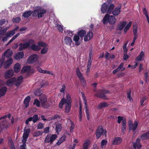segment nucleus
Returning <instances> with one entry per match:
<instances>
[{"instance_id": "f257e3e1", "label": "nucleus", "mask_w": 149, "mask_h": 149, "mask_svg": "<svg viewBox=\"0 0 149 149\" xmlns=\"http://www.w3.org/2000/svg\"><path fill=\"white\" fill-rule=\"evenodd\" d=\"M114 6L113 4L110 5L105 3H103L101 6V11L103 13H107L108 14H110L114 7Z\"/></svg>"}, {"instance_id": "f03ea898", "label": "nucleus", "mask_w": 149, "mask_h": 149, "mask_svg": "<svg viewBox=\"0 0 149 149\" xmlns=\"http://www.w3.org/2000/svg\"><path fill=\"white\" fill-rule=\"evenodd\" d=\"M11 119L12 117L10 114L3 116L0 118V127L2 131L7 129L8 126L7 125V122L6 118L7 117Z\"/></svg>"}, {"instance_id": "7ed1b4c3", "label": "nucleus", "mask_w": 149, "mask_h": 149, "mask_svg": "<svg viewBox=\"0 0 149 149\" xmlns=\"http://www.w3.org/2000/svg\"><path fill=\"white\" fill-rule=\"evenodd\" d=\"M46 10L41 7H37L32 12V16H38V18L42 17L46 13Z\"/></svg>"}, {"instance_id": "20e7f679", "label": "nucleus", "mask_w": 149, "mask_h": 149, "mask_svg": "<svg viewBox=\"0 0 149 149\" xmlns=\"http://www.w3.org/2000/svg\"><path fill=\"white\" fill-rule=\"evenodd\" d=\"M103 22L104 24H106L108 22L110 24H113L116 23V19L114 16H109L108 14H107L104 17Z\"/></svg>"}, {"instance_id": "39448f33", "label": "nucleus", "mask_w": 149, "mask_h": 149, "mask_svg": "<svg viewBox=\"0 0 149 149\" xmlns=\"http://www.w3.org/2000/svg\"><path fill=\"white\" fill-rule=\"evenodd\" d=\"M13 54V52L12 50L9 49L6 50L3 54L2 56L0 59V68L2 66L5 61L4 56L7 58H9Z\"/></svg>"}, {"instance_id": "423d86ee", "label": "nucleus", "mask_w": 149, "mask_h": 149, "mask_svg": "<svg viewBox=\"0 0 149 149\" xmlns=\"http://www.w3.org/2000/svg\"><path fill=\"white\" fill-rule=\"evenodd\" d=\"M72 99L70 94L68 93H66V99L63 98L61 100L59 104L60 107L62 108L63 105L65 103H71Z\"/></svg>"}, {"instance_id": "0eeeda50", "label": "nucleus", "mask_w": 149, "mask_h": 149, "mask_svg": "<svg viewBox=\"0 0 149 149\" xmlns=\"http://www.w3.org/2000/svg\"><path fill=\"white\" fill-rule=\"evenodd\" d=\"M57 136L56 134H48L44 140L45 142V143H49L51 144L57 138Z\"/></svg>"}, {"instance_id": "6e6552de", "label": "nucleus", "mask_w": 149, "mask_h": 149, "mask_svg": "<svg viewBox=\"0 0 149 149\" xmlns=\"http://www.w3.org/2000/svg\"><path fill=\"white\" fill-rule=\"evenodd\" d=\"M76 74L79 78L82 85L84 87L86 85V81L78 68H77L76 70Z\"/></svg>"}, {"instance_id": "1a4fd4ad", "label": "nucleus", "mask_w": 149, "mask_h": 149, "mask_svg": "<svg viewBox=\"0 0 149 149\" xmlns=\"http://www.w3.org/2000/svg\"><path fill=\"white\" fill-rule=\"evenodd\" d=\"M107 132L105 130H104L101 126L99 127L97 130L96 136L97 138H99L102 135L106 136Z\"/></svg>"}, {"instance_id": "9d476101", "label": "nucleus", "mask_w": 149, "mask_h": 149, "mask_svg": "<svg viewBox=\"0 0 149 149\" xmlns=\"http://www.w3.org/2000/svg\"><path fill=\"white\" fill-rule=\"evenodd\" d=\"M38 56L36 54H33L30 56L27 60V62L29 64L32 63L36 61L38 59Z\"/></svg>"}, {"instance_id": "9b49d317", "label": "nucleus", "mask_w": 149, "mask_h": 149, "mask_svg": "<svg viewBox=\"0 0 149 149\" xmlns=\"http://www.w3.org/2000/svg\"><path fill=\"white\" fill-rule=\"evenodd\" d=\"M24 132L23 135L22 142H24V143L26 142L27 139L29 137V133L30 132V129L29 128L26 129L25 127L24 129Z\"/></svg>"}, {"instance_id": "f8f14e48", "label": "nucleus", "mask_w": 149, "mask_h": 149, "mask_svg": "<svg viewBox=\"0 0 149 149\" xmlns=\"http://www.w3.org/2000/svg\"><path fill=\"white\" fill-rule=\"evenodd\" d=\"M129 128L130 130H132L133 131H134L137 128L138 125V123L135 121L134 124L132 122L131 120H129L128 121Z\"/></svg>"}, {"instance_id": "ddd939ff", "label": "nucleus", "mask_w": 149, "mask_h": 149, "mask_svg": "<svg viewBox=\"0 0 149 149\" xmlns=\"http://www.w3.org/2000/svg\"><path fill=\"white\" fill-rule=\"evenodd\" d=\"M30 45H31V49L35 51L39 50L41 49L40 47L38 45L35 44V41L33 40H30Z\"/></svg>"}, {"instance_id": "4468645a", "label": "nucleus", "mask_w": 149, "mask_h": 149, "mask_svg": "<svg viewBox=\"0 0 149 149\" xmlns=\"http://www.w3.org/2000/svg\"><path fill=\"white\" fill-rule=\"evenodd\" d=\"M14 84L17 87H19L22 82L23 78L22 76H20L17 78H15Z\"/></svg>"}, {"instance_id": "2eb2a0df", "label": "nucleus", "mask_w": 149, "mask_h": 149, "mask_svg": "<svg viewBox=\"0 0 149 149\" xmlns=\"http://www.w3.org/2000/svg\"><path fill=\"white\" fill-rule=\"evenodd\" d=\"M14 71L13 70H10L6 71L4 74V77L7 79L12 77L13 75Z\"/></svg>"}, {"instance_id": "dca6fc26", "label": "nucleus", "mask_w": 149, "mask_h": 149, "mask_svg": "<svg viewBox=\"0 0 149 149\" xmlns=\"http://www.w3.org/2000/svg\"><path fill=\"white\" fill-rule=\"evenodd\" d=\"M19 50H22L29 47L30 46V40L28 42L24 44L20 43L19 44Z\"/></svg>"}, {"instance_id": "f3484780", "label": "nucleus", "mask_w": 149, "mask_h": 149, "mask_svg": "<svg viewBox=\"0 0 149 149\" xmlns=\"http://www.w3.org/2000/svg\"><path fill=\"white\" fill-rule=\"evenodd\" d=\"M140 139L138 138L136 139V142L133 143L134 149H139L141 148V146L140 143Z\"/></svg>"}, {"instance_id": "a211bd4d", "label": "nucleus", "mask_w": 149, "mask_h": 149, "mask_svg": "<svg viewBox=\"0 0 149 149\" xmlns=\"http://www.w3.org/2000/svg\"><path fill=\"white\" fill-rule=\"evenodd\" d=\"M93 33L92 32L89 31L85 36L84 40L85 41L87 42L90 40L93 37Z\"/></svg>"}, {"instance_id": "6ab92c4d", "label": "nucleus", "mask_w": 149, "mask_h": 149, "mask_svg": "<svg viewBox=\"0 0 149 149\" xmlns=\"http://www.w3.org/2000/svg\"><path fill=\"white\" fill-rule=\"evenodd\" d=\"M84 103L85 104V108L86 109V117H87L88 120H89L90 118V115H89V111L88 109V106L87 104L86 101V100L85 97L84 98Z\"/></svg>"}, {"instance_id": "aec40b11", "label": "nucleus", "mask_w": 149, "mask_h": 149, "mask_svg": "<svg viewBox=\"0 0 149 149\" xmlns=\"http://www.w3.org/2000/svg\"><path fill=\"white\" fill-rule=\"evenodd\" d=\"M123 63H122L117 69H115L113 71V74H115L119 71H122L124 70L125 69V68L123 67Z\"/></svg>"}, {"instance_id": "412c9836", "label": "nucleus", "mask_w": 149, "mask_h": 149, "mask_svg": "<svg viewBox=\"0 0 149 149\" xmlns=\"http://www.w3.org/2000/svg\"><path fill=\"white\" fill-rule=\"evenodd\" d=\"M39 99L41 104L48 101L46 96L45 95L43 94L40 95V96Z\"/></svg>"}, {"instance_id": "4be33fe9", "label": "nucleus", "mask_w": 149, "mask_h": 149, "mask_svg": "<svg viewBox=\"0 0 149 149\" xmlns=\"http://www.w3.org/2000/svg\"><path fill=\"white\" fill-rule=\"evenodd\" d=\"M91 143V140L89 139H86L84 141L83 147V149H88V147Z\"/></svg>"}, {"instance_id": "5701e85b", "label": "nucleus", "mask_w": 149, "mask_h": 149, "mask_svg": "<svg viewBox=\"0 0 149 149\" xmlns=\"http://www.w3.org/2000/svg\"><path fill=\"white\" fill-rule=\"evenodd\" d=\"M122 141V139L120 137H117L114 138L112 144L114 145H118Z\"/></svg>"}, {"instance_id": "b1692460", "label": "nucleus", "mask_w": 149, "mask_h": 149, "mask_svg": "<svg viewBox=\"0 0 149 149\" xmlns=\"http://www.w3.org/2000/svg\"><path fill=\"white\" fill-rule=\"evenodd\" d=\"M24 56V54L23 52L17 53L15 56L14 58L16 60H19L22 58Z\"/></svg>"}, {"instance_id": "393cba45", "label": "nucleus", "mask_w": 149, "mask_h": 149, "mask_svg": "<svg viewBox=\"0 0 149 149\" xmlns=\"http://www.w3.org/2000/svg\"><path fill=\"white\" fill-rule=\"evenodd\" d=\"M13 63V60L11 58H9L4 63V68H8Z\"/></svg>"}, {"instance_id": "a878e982", "label": "nucleus", "mask_w": 149, "mask_h": 149, "mask_svg": "<svg viewBox=\"0 0 149 149\" xmlns=\"http://www.w3.org/2000/svg\"><path fill=\"white\" fill-rule=\"evenodd\" d=\"M127 23V22L126 21H123L120 22L118 26L117 29L120 30H122L126 24Z\"/></svg>"}, {"instance_id": "bb28decb", "label": "nucleus", "mask_w": 149, "mask_h": 149, "mask_svg": "<svg viewBox=\"0 0 149 149\" xmlns=\"http://www.w3.org/2000/svg\"><path fill=\"white\" fill-rule=\"evenodd\" d=\"M120 8L121 7H119L115 8L112 11L113 14L115 16L118 15L120 12Z\"/></svg>"}, {"instance_id": "cd10ccee", "label": "nucleus", "mask_w": 149, "mask_h": 149, "mask_svg": "<svg viewBox=\"0 0 149 149\" xmlns=\"http://www.w3.org/2000/svg\"><path fill=\"white\" fill-rule=\"evenodd\" d=\"M51 104L52 102L48 100L41 105L42 107L43 108L47 109L50 107Z\"/></svg>"}, {"instance_id": "c85d7f7f", "label": "nucleus", "mask_w": 149, "mask_h": 149, "mask_svg": "<svg viewBox=\"0 0 149 149\" xmlns=\"http://www.w3.org/2000/svg\"><path fill=\"white\" fill-rule=\"evenodd\" d=\"M30 100V97L29 96H27L24 99L23 103L26 108L27 107L29 106V103Z\"/></svg>"}, {"instance_id": "c756f323", "label": "nucleus", "mask_w": 149, "mask_h": 149, "mask_svg": "<svg viewBox=\"0 0 149 149\" xmlns=\"http://www.w3.org/2000/svg\"><path fill=\"white\" fill-rule=\"evenodd\" d=\"M64 41L66 45L71 46L72 41L70 38L68 37H66L64 39Z\"/></svg>"}, {"instance_id": "7c9ffc66", "label": "nucleus", "mask_w": 149, "mask_h": 149, "mask_svg": "<svg viewBox=\"0 0 149 149\" xmlns=\"http://www.w3.org/2000/svg\"><path fill=\"white\" fill-rule=\"evenodd\" d=\"M15 77H13L7 80L6 83V84L8 86H11L14 84Z\"/></svg>"}, {"instance_id": "2f4dec72", "label": "nucleus", "mask_w": 149, "mask_h": 149, "mask_svg": "<svg viewBox=\"0 0 149 149\" xmlns=\"http://www.w3.org/2000/svg\"><path fill=\"white\" fill-rule=\"evenodd\" d=\"M31 69V67L30 66H24L21 70V72L23 73L26 72H29Z\"/></svg>"}, {"instance_id": "473e14b6", "label": "nucleus", "mask_w": 149, "mask_h": 149, "mask_svg": "<svg viewBox=\"0 0 149 149\" xmlns=\"http://www.w3.org/2000/svg\"><path fill=\"white\" fill-rule=\"evenodd\" d=\"M21 69L20 64L18 63H16L14 66V69L15 72H18Z\"/></svg>"}, {"instance_id": "72a5a7b5", "label": "nucleus", "mask_w": 149, "mask_h": 149, "mask_svg": "<svg viewBox=\"0 0 149 149\" xmlns=\"http://www.w3.org/2000/svg\"><path fill=\"white\" fill-rule=\"evenodd\" d=\"M7 90V88L6 87H3L0 89V97L5 95Z\"/></svg>"}, {"instance_id": "f704fd0d", "label": "nucleus", "mask_w": 149, "mask_h": 149, "mask_svg": "<svg viewBox=\"0 0 149 149\" xmlns=\"http://www.w3.org/2000/svg\"><path fill=\"white\" fill-rule=\"evenodd\" d=\"M61 129L62 126L61 124L59 123H56L55 128L56 132L58 133L60 132L61 131Z\"/></svg>"}, {"instance_id": "c9c22d12", "label": "nucleus", "mask_w": 149, "mask_h": 149, "mask_svg": "<svg viewBox=\"0 0 149 149\" xmlns=\"http://www.w3.org/2000/svg\"><path fill=\"white\" fill-rule=\"evenodd\" d=\"M109 104L105 102H103L100 103L98 105L97 107L99 109L107 107L108 106Z\"/></svg>"}, {"instance_id": "e433bc0d", "label": "nucleus", "mask_w": 149, "mask_h": 149, "mask_svg": "<svg viewBox=\"0 0 149 149\" xmlns=\"http://www.w3.org/2000/svg\"><path fill=\"white\" fill-rule=\"evenodd\" d=\"M65 112L67 113L69 112L71 106V103H65Z\"/></svg>"}, {"instance_id": "4c0bfd02", "label": "nucleus", "mask_w": 149, "mask_h": 149, "mask_svg": "<svg viewBox=\"0 0 149 149\" xmlns=\"http://www.w3.org/2000/svg\"><path fill=\"white\" fill-rule=\"evenodd\" d=\"M79 36L75 35L73 38V40L75 42V45H79L80 44V42H79Z\"/></svg>"}, {"instance_id": "58836bf2", "label": "nucleus", "mask_w": 149, "mask_h": 149, "mask_svg": "<svg viewBox=\"0 0 149 149\" xmlns=\"http://www.w3.org/2000/svg\"><path fill=\"white\" fill-rule=\"evenodd\" d=\"M8 144L10 146L11 149H15V148L13 142L11 139L10 138L8 139Z\"/></svg>"}, {"instance_id": "ea45409f", "label": "nucleus", "mask_w": 149, "mask_h": 149, "mask_svg": "<svg viewBox=\"0 0 149 149\" xmlns=\"http://www.w3.org/2000/svg\"><path fill=\"white\" fill-rule=\"evenodd\" d=\"M122 132L123 133H124L125 131H126V121L125 120H124L122 121Z\"/></svg>"}, {"instance_id": "a19ab883", "label": "nucleus", "mask_w": 149, "mask_h": 149, "mask_svg": "<svg viewBox=\"0 0 149 149\" xmlns=\"http://www.w3.org/2000/svg\"><path fill=\"white\" fill-rule=\"evenodd\" d=\"M43 132L42 131H35L33 134V137H38L42 135Z\"/></svg>"}, {"instance_id": "79ce46f5", "label": "nucleus", "mask_w": 149, "mask_h": 149, "mask_svg": "<svg viewBox=\"0 0 149 149\" xmlns=\"http://www.w3.org/2000/svg\"><path fill=\"white\" fill-rule=\"evenodd\" d=\"M144 52L143 51H141L140 53V54L136 58L137 61H140L141 60L142 58L144 57Z\"/></svg>"}, {"instance_id": "37998d69", "label": "nucleus", "mask_w": 149, "mask_h": 149, "mask_svg": "<svg viewBox=\"0 0 149 149\" xmlns=\"http://www.w3.org/2000/svg\"><path fill=\"white\" fill-rule=\"evenodd\" d=\"M105 57L107 59L109 60L110 58H114L115 57V56L114 55H111L108 52H106L105 54Z\"/></svg>"}, {"instance_id": "c03bdc74", "label": "nucleus", "mask_w": 149, "mask_h": 149, "mask_svg": "<svg viewBox=\"0 0 149 149\" xmlns=\"http://www.w3.org/2000/svg\"><path fill=\"white\" fill-rule=\"evenodd\" d=\"M132 22L130 21L128 24L125 26L124 30L125 33H126L127 31L129 29L132 25Z\"/></svg>"}, {"instance_id": "a18cd8bd", "label": "nucleus", "mask_w": 149, "mask_h": 149, "mask_svg": "<svg viewBox=\"0 0 149 149\" xmlns=\"http://www.w3.org/2000/svg\"><path fill=\"white\" fill-rule=\"evenodd\" d=\"M141 139L142 140L149 139V131L142 135Z\"/></svg>"}, {"instance_id": "49530a36", "label": "nucleus", "mask_w": 149, "mask_h": 149, "mask_svg": "<svg viewBox=\"0 0 149 149\" xmlns=\"http://www.w3.org/2000/svg\"><path fill=\"white\" fill-rule=\"evenodd\" d=\"M86 33V31L83 30L79 31L77 33V34L81 38L84 37Z\"/></svg>"}, {"instance_id": "de8ad7c7", "label": "nucleus", "mask_w": 149, "mask_h": 149, "mask_svg": "<svg viewBox=\"0 0 149 149\" xmlns=\"http://www.w3.org/2000/svg\"><path fill=\"white\" fill-rule=\"evenodd\" d=\"M66 136H62L56 143V145H59L61 143L63 142L65 140Z\"/></svg>"}, {"instance_id": "09e8293b", "label": "nucleus", "mask_w": 149, "mask_h": 149, "mask_svg": "<svg viewBox=\"0 0 149 149\" xmlns=\"http://www.w3.org/2000/svg\"><path fill=\"white\" fill-rule=\"evenodd\" d=\"M15 33V32H14V31L11 30L8 31L6 33V36L8 37H10L13 36Z\"/></svg>"}, {"instance_id": "8fccbe9b", "label": "nucleus", "mask_w": 149, "mask_h": 149, "mask_svg": "<svg viewBox=\"0 0 149 149\" xmlns=\"http://www.w3.org/2000/svg\"><path fill=\"white\" fill-rule=\"evenodd\" d=\"M32 14V12L30 11H28L25 12L23 14V16L24 17L26 18L29 17Z\"/></svg>"}, {"instance_id": "3c124183", "label": "nucleus", "mask_w": 149, "mask_h": 149, "mask_svg": "<svg viewBox=\"0 0 149 149\" xmlns=\"http://www.w3.org/2000/svg\"><path fill=\"white\" fill-rule=\"evenodd\" d=\"M9 28H6L3 29L2 27H0V35H3L6 32Z\"/></svg>"}, {"instance_id": "603ef678", "label": "nucleus", "mask_w": 149, "mask_h": 149, "mask_svg": "<svg viewBox=\"0 0 149 149\" xmlns=\"http://www.w3.org/2000/svg\"><path fill=\"white\" fill-rule=\"evenodd\" d=\"M64 33L68 36H73V31L68 30H65L64 31Z\"/></svg>"}, {"instance_id": "864d4df0", "label": "nucleus", "mask_w": 149, "mask_h": 149, "mask_svg": "<svg viewBox=\"0 0 149 149\" xmlns=\"http://www.w3.org/2000/svg\"><path fill=\"white\" fill-rule=\"evenodd\" d=\"M148 98L147 96H144L141 99L140 102L141 105H143V103Z\"/></svg>"}, {"instance_id": "5fc2aeb1", "label": "nucleus", "mask_w": 149, "mask_h": 149, "mask_svg": "<svg viewBox=\"0 0 149 149\" xmlns=\"http://www.w3.org/2000/svg\"><path fill=\"white\" fill-rule=\"evenodd\" d=\"M48 50V49L47 47H45L42 48L41 50V53L43 54H45L47 53Z\"/></svg>"}, {"instance_id": "6e6d98bb", "label": "nucleus", "mask_w": 149, "mask_h": 149, "mask_svg": "<svg viewBox=\"0 0 149 149\" xmlns=\"http://www.w3.org/2000/svg\"><path fill=\"white\" fill-rule=\"evenodd\" d=\"M40 103L38 100L36 99L34 100L33 104L36 105L38 107H39L40 106Z\"/></svg>"}, {"instance_id": "4d7b16f0", "label": "nucleus", "mask_w": 149, "mask_h": 149, "mask_svg": "<svg viewBox=\"0 0 149 149\" xmlns=\"http://www.w3.org/2000/svg\"><path fill=\"white\" fill-rule=\"evenodd\" d=\"M38 45L39 47L41 46L44 47H47V45L45 43L41 41L38 42Z\"/></svg>"}, {"instance_id": "13d9d810", "label": "nucleus", "mask_w": 149, "mask_h": 149, "mask_svg": "<svg viewBox=\"0 0 149 149\" xmlns=\"http://www.w3.org/2000/svg\"><path fill=\"white\" fill-rule=\"evenodd\" d=\"M143 13L146 17V18L149 17L146 8L144 7L143 9Z\"/></svg>"}, {"instance_id": "bf43d9fd", "label": "nucleus", "mask_w": 149, "mask_h": 149, "mask_svg": "<svg viewBox=\"0 0 149 149\" xmlns=\"http://www.w3.org/2000/svg\"><path fill=\"white\" fill-rule=\"evenodd\" d=\"M56 27L58 30L60 32H62L63 31V26L59 24H56Z\"/></svg>"}, {"instance_id": "052dcab7", "label": "nucleus", "mask_w": 149, "mask_h": 149, "mask_svg": "<svg viewBox=\"0 0 149 149\" xmlns=\"http://www.w3.org/2000/svg\"><path fill=\"white\" fill-rule=\"evenodd\" d=\"M107 143V141L105 140H103L101 143V146L102 148H104V146L106 145Z\"/></svg>"}, {"instance_id": "680f3d73", "label": "nucleus", "mask_w": 149, "mask_h": 149, "mask_svg": "<svg viewBox=\"0 0 149 149\" xmlns=\"http://www.w3.org/2000/svg\"><path fill=\"white\" fill-rule=\"evenodd\" d=\"M32 120L34 123H35L38 119V116L37 115H34L33 117Z\"/></svg>"}, {"instance_id": "e2e57ef3", "label": "nucleus", "mask_w": 149, "mask_h": 149, "mask_svg": "<svg viewBox=\"0 0 149 149\" xmlns=\"http://www.w3.org/2000/svg\"><path fill=\"white\" fill-rule=\"evenodd\" d=\"M43 74H49L53 75L54 74L52 72L50 71L47 70H44L43 73Z\"/></svg>"}, {"instance_id": "0e129e2a", "label": "nucleus", "mask_w": 149, "mask_h": 149, "mask_svg": "<svg viewBox=\"0 0 149 149\" xmlns=\"http://www.w3.org/2000/svg\"><path fill=\"white\" fill-rule=\"evenodd\" d=\"M22 142L23 143L20 146V149H26V145L25 144L26 142H25L24 143V142Z\"/></svg>"}, {"instance_id": "69168bd1", "label": "nucleus", "mask_w": 149, "mask_h": 149, "mask_svg": "<svg viewBox=\"0 0 149 149\" xmlns=\"http://www.w3.org/2000/svg\"><path fill=\"white\" fill-rule=\"evenodd\" d=\"M20 18L19 17H17L16 18H14L12 20V21L13 22L18 23L19 22L20 20Z\"/></svg>"}, {"instance_id": "338daca9", "label": "nucleus", "mask_w": 149, "mask_h": 149, "mask_svg": "<svg viewBox=\"0 0 149 149\" xmlns=\"http://www.w3.org/2000/svg\"><path fill=\"white\" fill-rule=\"evenodd\" d=\"M70 125V132H71L73 131V130L74 127V125L73 123L71 122Z\"/></svg>"}, {"instance_id": "774afa93", "label": "nucleus", "mask_w": 149, "mask_h": 149, "mask_svg": "<svg viewBox=\"0 0 149 149\" xmlns=\"http://www.w3.org/2000/svg\"><path fill=\"white\" fill-rule=\"evenodd\" d=\"M44 127L43 124L41 123H39L38 125L37 128L38 129H42Z\"/></svg>"}]
</instances>
